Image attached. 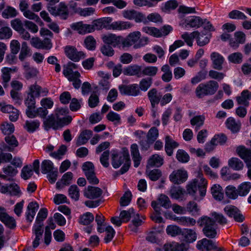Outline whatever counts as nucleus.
<instances>
[{"label":"nucleus","instance_id":"obj_1","mask_svg":"<svg viewBox=\"0 0 251 251\" xmlns=\"http://www.w3.org/2000/svg\"><path fill=\"white\" fill-rule=\"evenodd\" d=\"M69 113L68 108H58L55 111V114L49 116L44 122L45 128L48 130L50 128L57 129L69 125L72 121L71 116L67 115Z\"/></svg>","mask_w":251,"mask_h":251},{"label":"nucleus","instance_id":"obj_2","mask_svg":"<svg viewBox=\"0 0 251 251\" xmlns=\"http://www.w3.org/2000/svg\"><path fill=\"white\" fill-rule=\"evenodd\" d=\"M207 185V181L203 177V175L199 174L197 177L188 184L187 191L189 194L195 197V199L197 200L199 199L196 195L197 190H199L200 195L202 198L206 194Z\"/></svg>","mask_w":251,"mask_h":251},{"label":"nucleus","instance_id":"obj_3","mask_svg":"<svg viewBox=\"0 0 251 251\" xmlns=\"http://www.w3.org/2000/svg\"><path fill=\"white\" fill-rule=\"evenodd\" d=\"M200 225L203 226V234L208 238H215L218 232V226L212 218L208 216L202 217L199 221Z\"/></svg>","mask_w":251,"mask_h":251},{"label":"nucleus","instance_id":"obj_4","mask_svg":"<svg viewBox=\"0 0 251 251\" xmlns=\"http://www.w3.org/2000/svg\"><path fill=\"white\" fill-rule=\"evenodd\" d=\"M141 37L139 31H134L130 33L124 39L123 47H129L134 45V48L137 49L147 44L148 39L147 37Z\"/></svg>","mask_w":251,"mask_h":251},{"label":"nucleus","instance_id":"obj_5","mask_svg":"<svg viewBox=\"0 0 251 251\" xmlns=\"http://www.w3.org/2000/svg\"><path fill=\"white\" fill-rule=\"evenodd\" d=\"M48 10L50 13L54 16H59L61 19L66 20L69 14L68 6L64 2H61L57 6H48Z\"/></svg>","mask_w":251,"mask_h":251},{"label":"nucleus","instance_id":"obj_6","mask_svg":"<svg viewBox=\"0 0 251 251\" xmlns=\"http://www.w3.org/2000/svg\"><path fill=\"white\" fill-rule=\"evenodd\" d=\"M129 157V152L126 148H122V151L120 153L114 151L112 154V165L114 168H118Z\"/></svg>","mask_w":251,"mask_h":251},{"label":"nucleus","instance_id":"obj_7","mask_svg":"<svg viewBox=\"0 0 251 251\" xmlns=\"http://www.w3.org/2000/svg\"><path fill=\"white\" fill-rule=\"evenodd\" d=\"M151 206L156 213L161 214V206L168 209L171 206V201L167 196L161 194L158 197L157 201H152L151 202Z\"/></svg>","mask_w":251,"mask_h":251},{"label":"nucleus","instance_id":"obj_8","mask_svg":"<svg viewBox=\"0 0 251 251\" xmlns=\"http://www.w3.org/2000/svg\"><path fill=\"white\" fill-rule=\"evenodd\" d=\"M65 55L71 60L77 62L85 57V54L82 51H78L75 47L67 46L64 48Z\"/></svg>","mask_w":251,"mask_h":251},{"label":"nucleus","instance_id":"obj_9","mask_svg":"<svg viewBox=\"0 0 251 251\" xmlns=\"http://www.w3.org/2000/svg\"><path fill=\"white\" fill-rule=\"evenodd\" d=\"M187 177V172L183 168L174 171L169 176L170 180L177 184L184 182L186 181Z\"/></svg>","mask_w":251,"mask_h":251},{"label":"nucleus","instance_id":"obj_10","mask_svg":"<svg viewBox=\"0 0 251 251\" xmlns=\"http://www.w3.org/2000/svg\"><path fill=\"white\" fill-rule=\"evenodd\" d=\"M196 246L198 250L201 251L218 250L217 244L215 242L205 238L198 241Z\"/></svg>","mask_w":251,"mask_h":251},{"label":"nucleus","instance_id":"obj_11","mask_svg":"<svg viewBox=\"0 0 251 251\" xmlns=\"http://www.w3.org/2000/svg\"><path fill=\"white\" fill-rule=\"evenodd\" d=\"M119 89L122 95L136 96L140 94V90L137 84L128 85H122L119 86Z\"/></svg>","mask_w":251,"mask_h":251},{"label":"nucleus","instance_id":"obj_12","mask_svg":"<svg viewBox=\"0 0 251 251\" xmlns=\"http://www.w3.org/2000/svg\"><path fill=\"white\" fill-rule=\"evenodd\" d=\"M236 151L238 156L245 162L247 167H251V150L245 146H239L237 147Z\"/></svg>","mask_w":251,"mask_h":251},{"label":"nucleus","instance_id":"obj_13","mask_svg":"<svg viewBox=\"0 0 251 251\" xmlns=\"http://www.w3.org/2000/svg\"><path fill=\"white\" fill-rule=\"evenodd\" d=\"M225 213L230 217L238 222H242L244 219V216L240 213L238 209L233 205H227L224 208Z\"/></svg>","mask_w":251,"mask_h":251},{"label":"nucleus","instance_id":"obj_14","mask_svg":"<svg viewBox=\"0 0 251 251\" xmlns=\"http://www.w3.org/2000/svg\"><path fill=\"white\" fill-rule=\"evenodd\" d=\"M103 41L106 44L111 45L115 47L121 44L123 45L124 38L120 36L115 34H109L105 35L102 37Z\"/></svg>","mask_w":251,"mask_h":251},{"label":"nucleus","instance_id":"obj_15","mask_svg":"<svg viewBox=\"0 0 251 251\" xmlns=\"http://www.w3.org/2000/svg\"><path fill=\"white\" fill-rule=\"evenodd\" d=\"M210 59L214 69L219 71L223 69V64L225 61V58L223 55L219 52H212L210 54Z\"/></svg>","mask_w":251,"mask_h":251},{"label":"nucleus","instance_id":"obj_16","mask_svg":"<svg viewBox=\"0 0 251 251\" xmlns=\"http://www.w3.org/2000/svg\"><path fill=\"white\" fill-rule=\"evenodd\" d=\"M102 194V190L97 187L88 186L84 192V195L87 198L94 199L99 198Z\"/></svg>","mask_w":251,"mask_h":251},{"label":"nucleus","instance_id":"obj_17","mask_svg":"<svg viewBox=\"0 0 251 251\" xmlns=\"http://www.w3.org/2000/svg\"><path fill=\"white\" fill-rule=\"evenodd\" d=\"M71 27L80 34L92 32V29L90 25L84 24L82 22L73 23L71 25Z\"/></svg>","mask_w":251,"mask_h":251},{"label":"nucleus","instance_id":"obj_18","mask_svg":"<svg viewBox=\"0 0 251 251\" xmlns=\"http://www.w3.org/2000/svg\"><path fill=\"white\" fill-rule=\"evenodd\" d=\"M123 16L129 20H134L136 22H141L144 18L141 13L133 9L124 11Z\"/></svg>","mask_w":251,"mask_h":251},{"label":"nucleus","instance_id":"obj_19","mask_svg":"<svg viewBox=\"0 0 251 251\" xmlns=\"http://www.w3.org/2000/svg\"><path fill=\"white\" fill-rule=\"evenodd\" d=\"M43 228H41L40 225H34L33 227V232L35 237L32 242L33 248H36L40 244V241L42 239Z\"/></svg>","mask_w":251,"mask_h":251},{"label":"nucleus","instance_id":"obj_20","mask_svg":"<svg viewBox=\"0 0 251 251\" xmlns=\"http://www.w3.org/2000/svg\"><path fill=\"white\" fill-rule=\"evenodd\" d=\"M179 144L174 141L170 136L165 137V149L167 154L171 156L173 153V150L176 148Z\"/></svg>","mask_w":251,"mask_h":251},{"label":"nucleus","instance_id":"obj_21","mask_svg":"<svg viewBox=\"0 0 251 251\" xmlns=\"http://www.w3.org/2000/svg\"><path fill=\"white\" fill-rule=\"evenodd\" d=\"M125 74L128 75H136L142 76V67L137 65H130L124 70Z\"/></svg>","mask_w":251,"mask_h":251},{"label":"nucleus","instance_id":"obj_22","mask_svg":"<svg viewBox=\"0 0 251 251\" xmlns=\"http://www.w3.org/2000/svg\"><path fill=\"white\" fill-rule=\"evenodd\" d=\"M163 164V159L158 154H154L148 159L147 167H159Z\"/></svg>","mask_w":251,"mask_h":251},{"label":"nucleus","instance_id":"obj_23","mask_svg":"<svg viewBox=\"0 0 251 251\" xmlns=\"http://www.w3.org/2000/svg\"><path fill=\"white\" fill-rule=\"evenodd\" d=\"M39 208V205L36 202H30L27 207V211L26 213V220L31 222L35 215L36 212Z\"/></svg>","mask_w":251,"mask_h":251},{"label":"nucleus","instance_id":"obj_24","mask_svg":"<svg viewBox=\"0 0 251 251\" xmlns=\"http://www.w3.org/2000/svg\"><path fill=\"white\" fill-rule=\"evenodd\" d=\"M5 141L8 146H5L3 149L8 151H13L15 148L17 147L19 143L16 137L13 135H9L5 137Z\"/></svg>","mask_w":251,"mask_h":251},{"label":"nucleus","instance_id":"obj_25","mask_svg":"<svg viewBox=\"0 0 251 251\" xmlns=\"http://www.w3.org/2000/svg\"><path fill=\"white\" fill-rule=\"evenodd\" d=\"M131 154L134 162V166L138 167L140 164L141 156L138 150V147L137 144H133L130 147Z\"/></svg>","mask_w":251,"mask_h":251},{"label":"nucleus","instance_id":"obj_26","mask_svg":"<svg viewBox=\"0 0 251 251\" xmlns=\"http://www.w3.org/2000/svg\"><path fill=\"white\" fill-rule=\"evenodd\" d=\"M148 96L151 102V107H155L160 100L161 95L158 93L155 88H152L148 93Z\"/></svg>","mask_w":251,"mask_h":251},{"label":"nucleus","instance_id":"obj_27","mask_svg":"<svg viewBox=\"0 0 251 251\" xmlns=\"http://www.w3.org/2000/svg\"><path fill=\"white\" fill-rule=\"evenodd\" d=\"M48 114V110L42 106L37 109H33L31 111L28 112L27 116L29 118H34L36 117L45 118Z\"/></svg>","mask_w":251,"mask_h":251},{"label":"nucleus","instance_id":"obj_28","mask_svg":"<svg viewBox=\"0 0 251 251\" xmlns=\"http://www.w3.org/2000/svg\"><path fill=\"white\" fill-rule=\"evenodd\" d=\"M92 136V131L90 130H85L81 132L76 141L77 146L86 143Z\"/></svg>","mask_w":251,"mask_h":251},{"label":"nucleus","instance_id":"obj_29","mask_svg":"<svg viewBox=\"0 0 251 251\" xmlns=\"http://www.w3.org/2000/svg\"><path fill=\"white\" fill-rule=\"evenodd\" d=\"M211 193L213 197L217 201H221L224 198L223 189L219 184H214L212 186Z\"/></svg>","mask_w":251,"mask_h":251},{"label":"nucleus","instance_id":"obj_30","mask_svg":"<svg viewBox=\"0 0 251 251\" xmlns=\"http://www.w3.org/2000/svg\"><path fill=\"white\" fill-rule=\"evenodd\" d=\"M164 249L165 251H184L185 247L184 244L172 242L165 244Z\"/></svg>","mask_w":251,"mask_h":251},{"label":"nucleus","instance_id":"obj_31","mask_svg":"<svg viewBox=\"0 0 251 251\" xmlns=\"http://www.w3.org/2000/svg\"><path fill=\"white\" fill-rule=\"evenodd\" d=\"M73 178V174L70 172L65 173L61 179L60 181L57 182L56 184V188L58 189L62 188L64 186L69 185Z\"/></svg>","mask_w":251,"mask_h":251},{"label":"nucleus","instance_id":"obj_32","mask_svg":"<svg viewBox=\"0 0 251 251\" xmlns=\"http://www.w3.org/2000/svg\"><path fill=\"white\" fill-rule=\"evenodd\" d=\"M25 104L27 107L26 109V115L28 114L29 112L31 111L35 108L36 100L35 97L26 93V97L25 98Z\"/></svg>","mask_w":251,"mask_h":251},{"label":"nucleus","instance_id":"obj_33","mask_svg":"<svg viewBox=\"0 0 251 251\" xmlns=\"http://www.w3.org/2000/svg\"><path fill=\"white\" fill-rule=\"evenodd\" d=\"M205 119L204 115L195 116L190 120V124L195 126V129L198 131L203 125Z\"/></svg>","mask_w":251,"mask_h":251},{"label":"nucleus","instance_id":"obj_34","mask_svg":"<svg viewBox=\"0 0 251 251\" xmlns=\"http://www.w3.org/2000/svg\"><path fill=\"white\" fill-rule=\"evenodd\" d=\"M226 126L232 132H237L240 130L241 123L236 122L234 118L230 117L226 120Z\"/></svg>","mask_w":251,"mask_h":251},{"label":"nucleus","instance_id":"obj_35","mask_svg":"<svg viewBox=\"0 0 251 251\" xmlns=\"http://www.w3.org/2000/svg\"><path fill=\"white\" fill-rule=\"evenodd\" d=\"M11 69L4 68L1 70V83L5 88L8 86V83L11 79L10 71Z\"/></svg>","mask_w":251,"mask_h":251},{"label":"nucleus","instance_id":"obj_36","mask_svg":"<svg viewBox=\"0 0 251 251\" xmlns=\"http://www.w3.org/2000/svg\"><path fill=\"white\" fill-rule=\"evenodd\" d=\"M229 167L234 170L239 171L243 169L244 164L242 161L237 157H232L228 161Z\"/></svg>","mask_w":251,"mask_h":251},{"label":"nucleus","instance_id":"obj_37","mask_svg":"<svg viewBox=\"0 0 251 251\" xmlns=\"http://www.w3.org/2000/svg\"><path fill=\"white\" fill-rule=\"evenodd\" d=\"M181 234L184 236L185 240L189 243L193 242L197 239V234L193 229H184L182 231Z\"/></svg>","mask_w":251,"mask_h":251},{"label":"nucleus","instance_id":"obj_38","mask_svg":"<svg viewBox=\"0 0 251 251\" xmlns=\"http://www.w3.org/2000/svg\"><path fill=\"white\" fill-rule=\"evenodd\" d=\"M186 25L191 27L199 28L202 25L203 19L198 16H193L186 20Z\"/></svg>","mask_w":251,"mask_h":251},{"label":"nucleus","instance_id":"obj_39","mask_svg":"<svg viewBox=\"0 0 251 251\" xmlns=\"http://www.w3.org/2000/svg\"><path fill=\"white\" fill-rule=\"evenodd\" d=\"M251 99V92L250 93L248 90H243L240 96L236 97V100L239 104H244L248 105L249 102L248 100Z\"/></svg>","mask_w":251,"mask_h":251},{"label":"nucleus","instance_id":"obj_40","mask_svg":"<svg viewBox=\"0 0 251 251\" xmlns=\"http://www.w3.org/2000/svg\"><path fill=\"white\" fill-rule=\"evenodd\" d=\"M95 221L97 224V230L100 233L104 231V228L107 226L105 223V217L101 214H98L96 216Z\"/></svg>","mask_w":251,"mask_h":251},{"label":"nucleus","instance_id":"obj_41","mask_svg":"<svg viewBox=\"0 0 251 251\" xmlns=\"http://www.w3.org/2000/svg\"><path fill=\"white\" fill-rule=\"evenodd\" d=\"M209 95L214 94L219 88L217 82L214 80H210L206 83H203Z\"/></svg>","mask_w":251,"mask_h":251},{"label":"nucleus","instance_id":"obj_42","mask_svg":"<svg viewBox=\"0 0 251 251\" xmlns=\"http://www.w3.org/2000/svg\"><path fill=\"white\" fill-rule=\"evenodd\" d=\"M179 225L183 226H194L196 224V220L192 218L187 217H178L175 219Z\"/></svg>","mask_w":251,"mask_h":251},{"label":"nucleus","instance_id":"obj_43","mask_svg":"<svg viewBox=\"0 0 251 251\" xmlns=\"http://www.w3.org/2000/svg\"><path fill=\"white\" fill-rule=\"evenodd\" d=\"M158 71V67L149 66L142 68V76H149L150 77L154 76Z\"/></svg>","mask_w":251,"mask_h":251},{"label":"nucleus","instance_id":"obj_44","mask_svg":"<svg viewBox=\"0 0 251 251\" xmlns=\"http://www.w3.org/2000/svg\"><path fill=\"white\" fill-rule=\"evenodd\" d=\"M198 34V31H193L190 34L188 32H185L181 35V38L185 41L188 46L191 47L193 45V39L196 38V37Z\"/></svg>","mask_w":251,"mask_h":251},{"label":"nucleus","instance_id":"obj_45","mask_svg":"<svg viewBox=\"0 0 251 251\" xmlns=\"http://www.w3.org/2000/svg\"><path fill=\"white\" fill-rule=\"evenodd\" d=\"M39 126L40 122L38 120L26 121L24 127L28 132H33L38 128Z\"/></svg>","mask_w":251,"mask_h":251},{"label":"nucleus","instance_id":"obj_46","mask_svg":"<svg viewBox=\"0 0 251 251\" xmlns=\"http://www.w3.org/2000/svg\"><path fill=\"white\" fill-rule=\"evenodd\" d=\"M197 45L200 47H202L207 44L210 41V35L205 34H201L199 32V34L196 37Z\"/></svg>","mask_w":251,"mask_h":251},{"label":"nucleus","instance_id":"obj_47","mask_svg":"<svg viewBox=\"0 0 251 251\" xmlns=\"http://www.w3.org/2000/svg\"><path fill=\"white\" fill-rule=\"evenodd\" d=\"M4 175H2L1 177L5 179L7 176L12 177L18 173L17 169L10 165H7L2 168Z\"/></svg>","mask_w":251,"mask_h":251},{"label":"nucleus","instance_id":"obj_48","mask_svg":"<svg viewBox=\"0 0 251 251\" xmlns=\"http://www.w3.org/2000/svg\"><path fill=\"white\" fill-rule=\"evenodd\" d=\"M63 75L70 81L76 80L80 77V73L77 71H70L69 69H64Z\"/></svg>","mask_w":251,"mask_h":251},{"label":"nucleus","instance_id":"obj_49","mask_svg":"<svg viewBox=\"0 0 251 251\" xmlns=\"http://www.w3.org/2000/svg\"><path fill=\"white\" fill-rule=\"evenodd\" d=\"M251 189V183L249 182H245L241 184L238 187L237 191L238 194L241 196L247 195Z\"/></svg>","mask_w":251,"mask_h":251},{"label":"nucleus","instance_id":"obj_50","mask_svg":"<svg viewBox=\"0 0 251 251\" xmlns=\"http://www.w3.org/2000/svg\"><path fill=\"white\" fill-rule=\"evenodd\" d=\"M243 54L239 52L231 53L227 57L229 62L237 64L242 63L243 61Z\"/></svg>","mask_w":251,"mask_h":251},{"label":"nucleus","instance_id":"obj_51","mask_svg":"<svg viewBox=\"0 0 251 251\" xmlns=\"http://www.w3.org/2000/svg\"><path fill=\"white\" fill-rule=\"evenodd\" d=\"M212 220L214 221L215 223L217 222L221 225H224L227 223L226 219L224 216L222 214L213 212L210 214Z\"/></svg>","mask_w":251,"mask_h":251},{"label":"nucleus","instance_id":"obj_52","mask_svg":"<svg viewBox=\"0 0 251 251\" xmlns=\"http://www.w3.org/2000/svg\"><path fill=\"white\" fill-rule=\"evenodd\" d=\"M48 210L45 208H41L38 213L36 223L34 225H40L41 228H43V221L47 217Z\"/></svg>","mask_w":251,"mask_h":251},{"label":"nucleus","instance_id":"obj_53","mask_svg":"<svg viewBox=\"0 0 251 251\" xmlns=\"http://www.w3.org/2000/svg\"><path fill=\"white\" fill-rule=\"evenodd\" d=\"M0 128L2 132L5 135H10L14 131L13 124L8 123L7 122H3L0 126Z\"/></svg>","mask_w":251,"mask_h":251},{"label":"nucleus","instance_id":"obj_54","mask_svg":"<svg viewBox=\"0 0 251 251\" xmlns=\"http://www.w3.org/2000/svg\"><path fill=\"white\" fill-rule=\"evenodd\" d=\"M94 219V217L92 213L86 212L80 217L79 223L83 225H88L92 223Z\"/></svg>","mask_w":251,"mask_h":251},{"label":"nucleus","instance_id":"obj_55","mask_svg":"<svg viewBox=\"0 0 251 251\" xmlns=\"http://www.w3.org/2000/svg\"><path fill=\"white\" fill-rule=\"evenodd\" d=\"M18 15V12L11 6H7L2 12V16L4 18L8 19L16 17Z\"/></svg>","mask_w":251,"mask_h":251},{"label":"nucleus","instance_id":"obj_56","mask_svg":"<svg viewBox=\"0 0 251 251\" xmlns=\"http://www.w3.org/2000/svg\"><path fill=\"white\" fill-rule=\"evenodd\" d=\"M30 49L27 46V43L25 42L22 44V48L19 55V59L23 61L27 56L30 55Z\"/></svg>","mask_w":251,"mask_h":251},{"label":"nucleus","instance_id":"obj_57","mask_svg":"<svg viewBox=\"0 0 251 251\" xmlns=\"http://www.w3.org/2000/svg\"><path fill=\"white\" fill-rule=\"evenodd\" d=\"M53 168V164L50 160H44L41 163V171L43 174H47L50 172Z\"/></svg>","mask_w":251,"mask_h":251},{"label":"nucleus","instance_id":"obj_58","mask_svg":"<svg viewBox=\"0 0 251 251\" xmlns=\"http://www.w3.org/2000/svg\"><path fill=\"white\" fill-rule=\"evenodd\" d=\"M178 5V3L176 0H170L166 2L162 10L167 13L170 12L171 10L175 9Z\"/></svg>","mask_w":251,"mask_h":251},{"label":"nucleus","instance_id":"obj_59","mask_svg":"<svg viewBox=\"0 0 251 251\" xmlns=\"http://www.w3.org/2000/svg\"><path fill=\"white\" fill-rule=\"evenodd\" d=\"M69 196L70 197L76 201L79 197V189L75 185H71L68 190Z\"/></svg>","mask_w":251,"mask_h":251},{"label":"nucleus","instance_id":"obj_60","mask_svg":"<svg viewBox=\"0 0 251 251\" xmlns=\"http://www.w3.org/2000/svg\"><path fill=\"white\" fill-rule=\"evenodd\" d=\"M152 79L151 77L143 78L139 83V89L146 91L151 85Z\"/></svg>","mask_w":251,"mask_h":251},{"label":"nucleus","instance_id":"obj_61","mask_svg":"<svg viewBox=\"0 0 251 251\" xmlns=\"http://www.w3.org/2000/svg\"><path fill=\"white\" fill-rule=\"evenodd\" d=\"M104 231H105V236L104 241L106 243H108L113 239L115 234V231L111 226H107L105 227Z\"/></svg>","mask_w":251,"mask_h":251},{"label":"nucleus","instance_id":"obj_62","mask_svg":"<svg viewBox=\"0 0 251 251\" xmlns=\"http://www.w3.org/2000/svg\"><path fill=\"white\" fill-rule=\"evenodd\" d=\"M134 214V210L132 208H129L128 210H123L121 212L120 217L123 222H127L129 221L131 217Z\"/></svg>","mask_w":251,"mask_h":251},{"label":"nucleus","instance_id":"obj_63","mask_svg":"<svg viewBox=\"0 0 251 251\" xmlns=\"http://www.w3.org/2000/svg\"><path fill=\"white\" fill-rule=\"evenodd\" d=\"M226 195L230 199H235L238 197V191L234 186L229 185L226 188Z\"/></svg>","mask_w":251,"mask_h":251},{"label":"nucleus","instance_id":"obj_64","mask_svg":"<svg viewBox=\"0 0 251 251\" xmlns=\"http://www.w3.org/2000/svg\"><path fill=\"white\" fill-rule=\"evenodd\" d=\"M176 157L177 159L182 163H186L190 159L188 154L183 150H178L177 151Z\"/></svg>","mask_w":251,"mask_h":251}]
</instances>
